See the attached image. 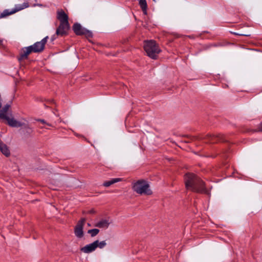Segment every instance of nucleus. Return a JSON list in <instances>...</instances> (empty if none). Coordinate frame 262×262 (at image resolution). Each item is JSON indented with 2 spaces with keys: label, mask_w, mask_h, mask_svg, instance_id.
Here are the masks:
<instances>
[{
  "label": "nucleus",
  "mask_w": 262,
  "mask_h": 262,
  "mask_svg": "<svg viewBox=\"0 0 262 262\" xmlns=\"http://www.w3.org/2000/svg\"><path fill=\"white\" fill-rule=\"evenodd\" d=\"M184 179L187 189L200 193H206L207 192L204 183L194 174L187 173L185 176Z\"/></svg>",
  "instance_id": "nucleus-1"
},
{
  "label": "nucleus",
  "mask_w": 262,
  "mask_h": 262,
  "mask_svg": "<svg viewBox=\"0 0 262 262\" xmlns=\"http://www.w3.org/2000/svg\"><path fill=\"white\" fill-rule=\"evenodd\" d=\"M133 189L136 193L141 195H150L152 191L150 189L148 183L143 180H140L133 184Z\"/></svg>",
  "instance_id": "nucleus-2"
},
{
  "label": "nucleus",
  "mask_w": 262,
  "mask_h": 262,
  "mask_svg": "<svg viewBox=\"0 0 262 262\" xmlns=\"http://www.w3.org/2000/svg\"><path fill=\"white\" fill-rule=\"evenodd\" d=\"M144 49L147 55L152 59H157L158 54L161 52L158 45L154 40L144 42Z\"/></svg>",
  "instance_id": "nucleus-3"
},
{
  "label": "nucleus",
  "mask_w": 262,
  "mask_h": 262,
  "mask_svg": "<svg viewBox=\"0 0 262 262\" xmlns=\"http://www.w3.org/2000/svg\"><path fill=\"white\" fill-rule=\"evenodd\" d=\"M74 33L77 35H84L86 37H92V33L87 29L83 28L80 24L76 23L73 26Z\"/></svg>",
  "instance_id": "nucleus-4"
},
{
  "label": "nucleus",
  "mask_w": 262,
  "mask_h": 262,
  "mask_svg": "<svg viewBox=\"0 0 262 262\" xmlns=\"http://www.w3.org/2000/svg\"><path fill=\"white\" fill-rule=\"evenodd\" d=\"M29 7V3L28 2H25L22 5H19L16 6L14 9L12 10H5L0 15V18L5 17L15 13V12L21 10L25 8Z\"/></svg>",
  "instance_id": "nucleus-5"
},
{
  "label": "nucleus",
  "mask_w": 262,
  "mask_h": 262,
  "mask_svg": "<svg viewBox=\"0 0 262 262\" xmlns=\"http://www.w3.org/2000/svg\"><path fill=\"white\" fill-rule=\"evenodd\" d=\"M48 36H46L43 38L41 41L35 42L30 47H32L31 49L34 53H39L42 52L45 48V46L47 42Z\"/></svg>",
  "instance_id": "nucleus-6"
},
{
  "label": "nucleus",
  "mask_w": 262,
  "mask_h": 262,
  "mask_svg": "<svg viewBox=\"0 0 262 262\" xmlns=\"http://www.w3.org/2000/svg\"><path fill=\"white\" fill-rule=\"evenodd\" d=\"M204 140L206 143H215L217 142H224L225 139L224 138V136L221 134H218L216 135H206Z\"/></svg>",
  "instance_id": "nucleus-7"
},
{
  "label": "nucleus",
  "mask_w": 262,
  "mask_h": 262,
  "mask_svg": "<svg viewBox=\"0 0 262 262\" xmlns=\"http://www.w3.org/2000/svg\"><path fill=\"white\" fill-rule=\"evenodd\" d=\"M86 219L82 218L79 221L75 227L74 233L75 235L78 238H81L83 236V228Z\"/></svg>",
  "instance_id": "nucleus-8"
},
{
  "label": "nucleus",
  "mask_w": 262,
  "mask_h": 262,
  "mask_svg": "<svg viewBox=\"0 0 262 262\" xmlns=\"http://www.w3.org/2000/svg\"><path fill=\"white\" fill-rule=\"evenodd\" d=\"M70 28L69 24H60L56 31V34L59 36H64L68 34Z\"/></svg>",
  "instance_id": "nucleus-9"
},
{
  "label": "nucleus",
  "mask_w": 262,
  "mask_h": 262,
  "mask_svg": "<svg viewBox=\"0 0 262 262\" xmlns=\"http://www.w3.org/2000/svg\"><path fill=\"white\" fill-rule=\"evenodd\" d=\"M57 18L59 20L60 24H69L68 16L62 10L57 11Z\"/></svg>",
  "instance_id": "nucleus-10"
},
{
  "label": "nucleus",
  "mask_w": 262,
  "mask_h": 262,
  "mask_svg": "<svg viewBox=\"0 0 262 262\" xmlns=\"http://www.w3.org/2000/svg\"><path fill=\"white\" fill-rule=\"evenodd\" d=\"M7 121L8 124L13 127H21L23 125V123L17 121L13 117H9V116L7 117L6 118L4 119Z\"/></svg>",
  "instance_id": "nucleus-11"
},
{
  "label": "nucleus",
  "mask_w": 262,
  "mask_h": 262,
  "mask_svg": "<svg viewBox=\"0 0 262 262\" xmlns=\"http://www.w3.org/2000/svg\"><path fill=\"white\" fill-rule=\"evenodd\" d=\"M96 245L94 242L91 244L86 245V246L82 247L80 251L84 253H90L96 250Z\"/></svg>",
  "instance_id": "nucleus-12"
},
{
  "label": "nucleus",
  "mask_w": 262,
  "mask_h": 262,
  "mask_svg": "<svg viewBox=\"0 0 262 262\" xmlns=\"http://www.w3.org/2000/svg\"><path fill=\"white\" fill-rule=\"evenodd\" d=\"M32 47L29 46L27 47H25L23 48L20 53V57L19 60L27 59L28 58V55L31 54L32 52H33L32 49Z\"/></svg>",
  "instance_id": "nucleus-13"
},
{
  "label": "nucleus",
  "mask_w": 262,
  "mask_h": 262,
  "mask_svg": "<svg viewBox=\"0 0 262 262\" xmlns=\"http://www.w3.org/2000/svg\"><path fill=\"white\" fill-rule=\"evenodd\" d=\"M110 224L108 219H102L95 224V226L100 228L107 229Z\"/></svg>",
  "instance_id": "nucleus-14"
},
{
  "label": "nucleus",
  "mask_w": 262,
  "mask_h": 262,
  "mask_svg": "<svg viewBox=\"0 0 262 262\" xmlns=\"http://www.w3.org/2000/svg\"><path fill=\"white\" fill-rule=\"evenodd\" d=\"M0 151L6 157H8L10 155V152L8 147L0 140Z\"/></svg>",
  "instance_id": "nucleus-15"
},
{
  "label": "nucleus",
  "mask_w": 262,
  "mask_h": 262,
  "mask_svg": "<svg viewBox=\"0 0 262 262\" xmlns=\"http://www.w3.org/2000/svg\"><path fill=\"white\" fill-rule=\"evenodd\" d=\"M10 107V105L7 104L4 106L2 110L0 111V119H4L6 118L8 116L7 115V112Z\"/></svg>",
  "instance_id": "nucleus-16"
},
{
  "label": "nucleus",
  "mask_w": 262,
  "mask_h": 262,
  "mask_svg": "<svg viewBox=\"0 0 262 262\" xmlns=\"http://www.w3.org/2000/svg\"><path fill=\"white\" fill-rule=\"evenodd\" d=\"M121 181V178H114L111 179L110 181L104 182L103 184V185L105 187H109L111 185L119 182Z\"/></svg>",
  "instance_id": "nucleus-17"
},
{
  "label": "nucleus",
  "mask_w": 262,
  "mask_h": 262,
  "mask_svg": "<svg viewBox=\"0 0 262 262\" xmlns=\"http://www.w3.org/2000/svg\"><path fill=\"white\" fill-rule=\"evenodd\" d=\"M94 243L95 244V245L96 246V249L97 248H99L100 249H102L106 245V243L105 241H101V242H99L98 240H97V241H94Z\"/></svg>",
  "instance_id": "nucleus-18"
},
{
  "label": "nucleus",
  "mask_w": 262,
  "mask_h": 262,
  "mask_svg": "<svg viewBox=\"0 0 262 262\" xmlns=\"http://www.w3.org/2000/svg\"><path fill=\"white\" fill-rule=\"evenodd\" d=\"M139 5L145 14L147 10V3L146 0H140Z\"/></svg>",
  "instance_id": "nucleus-19"
},
{
  "label": "nucleus",
  "mask_w": 262,
  "mask_h": 262,
  "mask_svg": "<svg viewBox=\"0 0 262 262\" xmlns=\"http://www.w3.org/2000/svg\"><path fill=\"white\" fill-rule=\"evenodd\" d=\"M99 232V230L97 228L90 229L88 231V233L90 234L91 237H94L97 235Z\"/></svg>",
  "instance_id": "nucleus-20"
},
{
  "label": "nucleus",
  "mask_w": 262,
  "mask_h": 262,
  "mask_svg": "<svg viewBox=\"0 0 262 262\" xmlns=\"http://www.w3.org/2000/svg\"><path fill=\"white\" fill-rule=\"evenodd\" d=\"M37 121L38 122H40V123H42V124H46L48 126H52V125L50 123H47L46 121L45 120H43V119H38L37 120Z\"/></svg>",
  "instance_id": "nucleus-21"
},
{
  "label": "nucleus",
  "mask_w": 262,
  "mask_h": 262,
  "mask_svg": "<svg viewBox=\"0 0 262 262\" xmlns=\"http://www.w3.org/2000/svg\"><path fill=\"white\" fill-rule=\"evenodd\" d=\"M258 130L262 132V122L259 124L258 126Z\"/></svg>",
  "instance_id": "nucleus-22"
},
{
  "label": "nucleus",
  "mask_w": 262,
  "mask_h": 262,
  "mask_svg": "<svg viewBox=\"0 0 262 262\" xmlns=\"http://www.w3.org/2000/svg\"><path fill=\"white\" fill-rule=\"evenodd\" d=\"M89 213H94L95 211L94 210H91L89 211Z\"/></svg>",
  "instance_id": "nucleus-23"
},
{
  "label": "nucleus",
  "mask_w": 262,
  "mask_h": 262,
  "mask_svg": "<svg viewBox=\"0 0 262 262\" xmlns=\"http://www.w3.org/2000/svg\"><path fill=\"white\" fill-rule=\"evenodd\" d=\"M88 225L89 226H91V225H90V224L89 223H88Z\"/></svg>",
  "instance_id": "nucleus-24"
}]
</instances>
